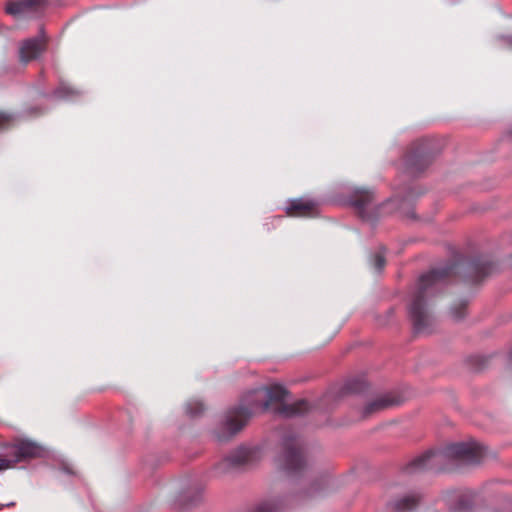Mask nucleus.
I'll return each mask as SVG.
<instances>
[{"label": "nucleus", "mask_w": 512, "mask_h": 512, "mask_svg": "<svg viewBox=\"0 0 512 512\" xmlns=\"http://www.w3.org/2000/svg\"><path fill=\"white\" fill-rule=\"evenodd\" d=\"M483 456L484 447L475 442L453 443L415 457L405 466L404 472L412 475L425 471H449L456 464L479 463Z\"/></svg>", "instance_id": "nucleus-2"}, {"label": "nucleus", "mask_w": 512, "mask_h": 512, "mask_svg": "<svg viewBox=\"0 0 512 512\" xmlns=\"http://www.w3.org/2000/svg\"><path fill=\"white\" fill-rule=\"evenodd\" d=\"M345 388L350 393H362L367 388V382L363 377L355 378L348 381Z\"/></svg>", "instance_id": "nucleus-14"}, {"label": "nucleus", "mask_w": 512, "mask_h": 512, "mask_svg": "<svg viewBox=\"0 0 512 512\" xmlns=\"http://www.w3.org/2000/svg\"><path fill=\"white\" fill-rule=\"evenodd\" d=\"M511 46H512V41H511Z\"/></svg>", "instance_id": "nucleus-23"}, {"label": "nucleus", "mask_w": 512, "mask_h": 512, "mask_svg": "<svg viewBox=\"0 0 512 512\" xmlns=\"http://www.w3.org/2000/svg\"><path fill=\"white\" fill-rule=\"evenodd\" d=\"M454 265L441 269H433L420 277L416 291L408 307V313L416 333H429L434 325V317L428 307V297L434 291L437 283L453 274Z\"/></svg>", "instance_id": "nucleus-3"}, {"label": "nucleus", "mask_w": 512, "mask_h": 512, "mask_svg": "<svg viewBox=\"0 0 512 512\" xmlns=\"http://www.w3.org/2000/svg\"><path fill=\"white\" fill-rule=\"evenodd\" d=\"M13 116L7 112L0 111V131L8 129L13 123Z\"/></svg>", "instance_id": "nucleus-19"}, {"label": "nucleus", "mask_w": 512, "mask_h": 512, "mask_svg": "<svg viewBox=\"0 0 512 512\" xmlns=\"http://www.w3.org/2000/svg\"><path fill=\"white\" fill-rule=\"evenodd\" d=\"M287 395L288 391L281 385L251 391L238 405L227 410L217 432V438L220 441L232 438L247 425L258 410L266 411L273 403L277 404L276 412L286 417L308 411L309 404L306 400H298L292 404L284 403Z\"/></svg>", "instance_id": "nucleus-1"}, {"label": "nucleus", "mask_w": 512, "mask_h": 512, "mask_svg": "<svg viewBox=\"0 0 512 512\" xmlns=\"http://www.w3.org/2000/svg\"><path fill=\"white\" fill-rule=\"evenodd\" d=\"M11 467V461L6 459L0 460V471Z\"/></svg>", "instance_id": "nucleus-21"}, {"label": "nucleus", "mask_w": 512, "mask_h": 512, "mask_svg": "<svg viewBox=\"0 0 512 512\" xmlns=\"http://www.w3.org/2000/svg\"><path fill=\"white\" fill-rule=\"evenodd\" d=\"M434 157L431 143L426 139L414 142L403 158L406 170L412 174L424 171L432 162Z\"/></svg>", "instance_id": "nucleus-5"}, {"label": "nucleus", "mask_w": 512, "mask_h": 512, "mask_svg": "<svg viewBox=\"0 0 512 512\" xmlns=\"http://www.w3.org/2000/svg\"><path fill=\"white\" fill-rule=\"evenodd\" d=\"M203 411L204 405L200 401H190L186 405V412L192 417L200 415Z\"/></svg>", "instance_id": "nucleus-16"}, {"label": "nucleus", "mask_w": 512, "mask_h": 512, "mask_svg": "<svg viewBox=\"0 0 512 512\" xmlns=\"http://www.w3.org/2000/svg\"><path fill=\"white\" fill-rule=\"evenodd\" d=\"M319 205L315 200L296 198L288 202L285 213L289 217H316Z\"/></svg>", "instance_id": "nucleus-7"}, {"label": "nucleus", "mask_w": 512, "mask_h": 512, "mask_svg": "<svg viewBox=\"0 0 512 512\" xmlns=\"http://www.w3.org/2000/svg\"><path fill=\"white\" fill-rule=\"evenodd\" d=\"M467 306L468 302L463 300L451 308V312L456 320H461L464 318Z\"/></svg>", "instance_id": "nucleus-17"}, {"label": "nucleus", "mask_w": 512, "mask_h": 512, "mask_svg": "<svg viewBox=\"0 0 512 512\" xmlns=\"http://www.w3.org/2000/svg\"><path fill=\"white\" fill-rule=\"evenodd\" d=\"M41 454L42 448L29 440H17L11 446L10 451V456L13 457V463L38 458Z\"/></svg>", "instance_id": "nucleus-9"}, {"label": "nucleus", "mask_w": 512, "mask_h": 512, "mask_svg": "<svg viewBox=\"0 0 512 512\" xmlns=\"http://www.w3.org/2000/svg\"><path fill=\"white\" fill-rule=\"evenodd\" d=\"M47 48V39L41 34L38 37L30 38L22 42L19 49L20 61L28 63L37 59Z\"/></svg>", "instance_id": "nucleus-8"}, {"label": "nucleus", "mask_w": 512, "mask_h": 512, "mask_svg": "<svg viewBox=\"0 0 512 512\" xmlns=\"http://www.w3.org/2000/svg\"><path fill=\"white\" fill-rule=\"evenodd\" d=\"M422 500L420 491H411L390 501L387 507L390 512H415Z\"/></svg>", "instance_id": "nucleus-10"}, {"label": "nucleus", "mask_w": 512, "mask_h": 512, "mask_svg": "<svg viewBox=\"0 0 512 512\" xmlns=\"http://www.w3.org/2000/svg\"><path fill=\"white\" fill-rule=\"evenodd\" d=\"M257 454V450L254 448H246L241 447L234 452H232L230 455H228L226 458H224L221 462H219L215 466V471L217 474H225L229 472L232 469L239 468L241 466H244L246 464L251 463L255 460Z\"/></svg>", "instance_id": "nucleus-6"}, {"label": "nucleus", "mask_w": 512, "mask_h": 512, "mask_svg": "<svg viewBox=\"0 0 512 512\" xmlns=\"http://www.w3.org/2000/svg\"><path fill=\"white\" fill-rule=\"evenodd\" d=\"M399 401L391 396H381L368 403L363 411L365 417L370 416L379 411L398 405Z\"/></svg>", "instance_id": "nucleus-13"}, {"label": "nucleus", "mask_w": 512, "mask_h": 512, "mask_svg": "<svg viewBox=\"0 0 512 512\" xmlns=\"http://www.w3.org/2000/svg\"><path fill=\"white\" fill-rule=\"evenodd\" d=\"M510 358H511V360H512V350H511Z\"/></svg>", "instance_id": "nucleus-22"}, {"label": "nucleus", "mask_w": 512, "mask_h": 512, "mask_svg": "<svg viewBox=\"0 0 512 512\" xmlns=\"http://www.w3.org/2000/svg\"><path fill=\"white\" fill-rule=\"evenodd\" d=\"M386 265V260H385V256L383 254V252H377L374 256H373V266L375 268L376 271L380 272L384 269Z\"/></svg>", "instance_id": "nucleus-20"}, {"label": "nucleus", "mask_w": 512, "mask_h": 512, "mask_svg": "<svg viewBox=\"0 0 512 512\" xmlns=\"http://www.w3.org/2000/svg\"><path fill=\"white\" fill-rule=\"evenodd\" d=\"M45 0H21L9 2L6 6V12L13 16H20L29 10L36 9L44 4Z\"/></svg>", "instance_id": "nucleus-12"}, {"label": "nucleus", "mask_w": 512, "mask_h": 512, "mask_svg": "<svg viewBox=\"0 0 512 512\" xmlns=\"http://www.w3.org/2000/svg\"><path fill=\"white\" fill-rule=\"evenodd\" d=\"M495 268L492 262H483L475 266V272L477 275L487 276L493 272Z\"/></svg>", "instance_id": "nucleus-18"}, {"label": "nucleus", "mask_w": 512, "mask_h": 512, "mask_svg": "<svg viewBox=\"0 0 512 512\" xmlns=\"http://www.w3.org/2000/svg\"><path fill=\"white\" fill-rule=\"evenodd\" d=\"M280 503L274 500L265 501L260 503L254 510V512H279Z\"/></svg>", "instance_id": "nucleus-15"}, {"label": "nucleus", "mask_w": 512, "mask_h": 512, "mask_svg": "<svg viewBox=\"0 0 512 512\" xmlns=\"http://www.w3.org/2000/svg\"><path fill=\"white\" fill-rule=\"evenodd\" d=\"M373 200L374 193L364 188L355 189L350 196L351 204L359 211L362 217H365V210Z\"/></svg>", "instance_id": "nucleus-11"}, {"label": "nucleus", "mask_w": 512, "mask_h": 512, "mask_svg": "<svg viewBox=\"0 0 512 512\" xmlns=\"http://www.w3.org/2000/svg\"><path fill=\"white\" fill-rule=\"evenodd\" d=\"M279 467L289 475L300 474L306 467V459L299 439L292 433L284 436L282 449L277 458Z\"/></svg>", "instance_id": "nucleus-4"}]
</instances>
